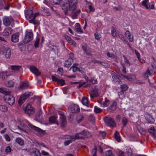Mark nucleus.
Masks as SVG:
<instances>
[{
  "mask_svg": "<svg viewBox=\"0 0 156 156\" xmlns=\"http://www.w3.org/2000/svg\"><path fill=\"white\" fill-rule=\"evenodd\" d=\"M69 0H49L48 1L46 0H44L43 2L46 5L50 7L52 10H54L53 7H51V5H59L61 4L62 9L64 10L65 14L67 15L68 14V3Z\"/></svg>",
  "mask_w": 156,
  "mask_h": 156,
  "instance_id": "f257e3e1",
  "label": "nucleus"
},
{
  "mask_svg": "<svg viewBox=\"0 0 156 156\" xmlns=\"http://www.w3.org/2000/svg\"><path fill=\"white\" fill-rule=\"evenodd\" d=\"M39 13H35L34 14H33L32 10L30 9L28 11L27 13H26L25 16L27 19H30L29 20V22L30 23L35 25L38 24L39 21L35 20V18L39 16Z\"/></svg>",
  "mask_w": 156,
  "mask_h": 156,
  "instance_id": "f03ea898",
  "label": "nucleus"
},
{
  "mask_svg": "<svg viewBox=\"0 0 156 156\" xmlns=\"http://www.w3.org/2000/svg\"><path fill=\"white\" fill-rule=\"evenodd\" d=\"M4 99L5 102L10 106L13 105L14 103L15 98L10 93L5 95Z\"/></svg>",
  "mask_w": 156,
  "mask_h": 156,
  "instance_id": "7ed1b4c3",
  "label": "nucleus"
},
{
  "mask_svg": "<svg viewBox=\"0 0 156 156\" xmlns=\"http://www.w3.org/2000/svg\"><path fill=\"white\" fill-rule=\"evenodd\" d=\"M27 122L28 126L31 128L35 130L36 132H37V133H36V134L40 136H41L44 135L45 132L44 131L37 127L31 124L28 122Z\"/></svg>",
  "mask_w": 156,
  "mask_h": 156,
  "instance_id": "20e7f679",
  "label": "nucleus"
},
{
  "mask_svg": "<svg viewBox=\"0 0 156 156\" xmlns=\"http://www.w3.org/2000/svg\"><path fill=\"white\" fill-rule=\"evenodd\" d=\"M25 113L30 115L34 114V109L30 104H28L24 109Z\"/></svg>",
  "mask_w": 156,
  "mask_h": 156,
  "instance_id": "39448f33",
  "label": "nucleus"
},
{
  "mask_svg": "<svg viewBox=\"0 0 156 156\" xmlns=\"http://www.w3.org/2000/svg\"><path fill=\"white\" fill-rule=\"evenodd\" d=\"M3 23L6 26H9L13 22V19L11 17L5 16L3 19Z\"/></svg>",
  "mask_w": 156,
  "mask_h": 156,
  "instance_id": "423d86ee",
  "label": "nucleus"
},
{
  "mask_svg": "<svg viewBox=\"0 0 156 156\" xmlns=\"http://www.w3.org/2000/svg\"><path fill=\"white\" fill-rule=\"evenodd\" d=\"M30 94L29 92H26L20 96L18 101V103L20 105H21L29 97Z\"/></svg>",
  "mask_w": 156,
  "mask_h": 156,
  "instance_id": "0eeeda50",
  "label": "nucleus"
},
{
  "mask_svg": "<svg viewBox=\"0 0 156 156\" xmlns=\"http://www.w3.org/2000/svg\"><path fill=\"white\" fill-rule=\"evenodd\" d=\"M33 34L32 32H30L27 33L23 40L24 43L27 44L33 39Z\"/></svg>",
  "mask_w": 156,
  "mask_h": 156,
  "instance_id": "6e6552de",
  "label": "nucleus"
},
{
  "mask_svg": "<svg viewBox=\"0 0 156 156\" xmlns=\"http://www.w3.org/2000/svg\"><path fill=\"white\" fill-rule=\"evenodd\" d=\"M80 109L79 106L75 104L71 105L69 108V111L72 113L77 112H79Z\"/></svg>",
  "mask_w": 156,
  "mask_h": 156,
  "instance_id": "1a4fd4ad",
  "label": "nucleus"
},
{
  "mask_svg": "<svg viewBox=\"0 0 156 156\" xmlns=\"http://www.w3.org/2000/svg\"><path fill=\"white\" fill-rule=\"evenodd\" d=\"M2 54L7 58H9L11 56V51L10 49L6 48H4L2 51Z\"/></svg>",
  "mask_w": 156,
  "mask_h": 156,
  "instance_id": "9d476101",
  "label": "nucleus"
},
{
  "mask_svg": "<svg viewBox=\"0 0 156 156\" xmlns=\"http://www.w3.org/2000/svg\"><path fill=\"white\" fill-rule=\"evenodd\" d=\"M30 69L32 73L36 76H39L41 73L39 70L34 66H30Z\"/></svg>",
  "mask_w": 156,
  "mask_h": 156,
  "instance_id": "9b49d317",
  "label": "nucleus"
},
{
  "mask_svg": "<svg viewBox=\"0 0 156 156\" xmlns=\"http://www.w3.org/2000/svg\"><path fill=\"white\" fill-rule=\"evenodd\" d=\"M98 88H95L93 89L90 93V97L93 98L94 97H97L98 95Z\"/></svg>",
  "mask_w": 156,
  "mask_h": 156,
  "instance_id": "f8f14e48",
  "label": "nucleus"
},
{
  "mask_svg": "<svg viewBox=\"0 0 156 156\" xmlns=\"http://www.w3.org/2000/svg\"><path fill=\"white\" fill-rule=\"evenodd\" d=\"M69 9H73L76 7V5L78 2V0H69Z\"/></svg>",
  "mask_w": 156,
  "mask_h": 156,
  "instance_id": "ddd939ff",
  "label": "nucleus"
},
{
  "mask_svg": "<svg viewBox=\"0 0 156 156\" xmlns=\"http://www.w3.org/2000/svg\"><path fill=\"white\" fill-rule=\"evenodd\" d=\"M111 73L112 75V78L113 79V81L116 83L119 84H121V81L116 74L113 71L111 72Z\"/></svg>",
  "mask_w": 156,
  "mask_h": 156,
  "instance_id": "4468645a",
  "label": "nucleus"
},
{
  "mask_svg": "<svg viewBox=\"0 0 156 156\" xmlns=\"http://www.w3.org/2000/svg\"><path fill=\"white\" fill-rule=\"evenodd\" d=\"M12 29L10 27H8L4 30L2 32L3 36L8 37L11 33Z\"/></svg>",
  "mask_w": 156,
  "mask_h": 156,
  "instance_id": "2eb2a0df",
  "label": "nucleus"
},
{
  "mask_svg": "<svg viewBox=\"0 0 156 156\" xmlns=\"http://www.w3.org/2000/svg\"><path fill=\"white\" fill-rule=\"evenodd\" d=\"M29 86V83L28 81H26L21 83L19 87V89L20 90H23L27 88Z\"/></svg>",
  "mask_w": 156,
  "mask_h": 156,
  "instance_id": "dca6fc26",
  "label": "nucleus"
},
{
  "mask_svg": "<svg viewBox=\"0 0 156 156\" xmlns=\"http://www.w3.org/2000/svg\"><path fill=\"white\" fill-rule=\"evenodd\" d=\"M10 75V73L7 71L0 72V77L3 80L5 79Z\"/></svg>",
  "mask_w": 156,
  "mask_h": 156,
  "instance_id": "f3484780",
  "label": "nucleus"
},
{
  "mask_svg": "<svg viewBox=\"0 0 156 156\" xmlns=\"http://www.w3.org/2000/svg\"><path fill=\"white\" fill-rule=\"evenodd\" d=\"M117 103L115 101H113L110 104L109 108L108 110L110 112H112L116 109Z\"/></svg>",
  "mask_w": 156,
  "mask_h": 156,
  "instance_id": "a211bd4d",
  "label": "nucleus"
},
{
  "mask_svg": "<svg viewBox=\"0 0 156 156\" xmlns=\"http://www.w3.org/2000/svg\"><path fill=\"white\" fill-rule=\"evenodd\" d=\"M108 126L111 127H115L116 126L115 123L111 117H108Z\"/></svg>",
  "mask_w": 156,
  "mask_h": 156,
  "instance_id": "6ab92c4d",
  "label": "nucleus"
},
{
  "mask_svg": "<svg viewBox=\"0 0 156 156\" xmlns=\"http://www.w3.org/2000/svg\"><path fill=\"white\" fill-rule=\"evenodd\" d=\"M19 33H16L12 34L11 37V41L14 42H16L18 41V37L19 36Z\"/></svg>",
  "mask_w": 156,
  "mask_h": 156,
  "instance_id": "aec40b11",
  "label": "nucleus"
},
{
  "mask_svg": "<svg viewBox=\"0 0 156 156\" xmlns=\"http://www.w3.org/2000/svg\"><path fill=\"white\" fill-rule=\"evenodd\" d=\"M60 122L62 126L63 127L66 125V118L64 115H61L60 117Z\"/></svg>",
  "mask_w": 156,
  "mask_h": 156,
  "instance_id": "412c9836",
  "label": "nucleus"
},
{
  "mask_svg": "<svg viewBox=\"0 0 156 156\" xmlns=\"http://www.w3.org/2000/svg\"><path fill=\"white\" fill-rule=\"evenodd\" d=\"M73 60L72 58H68L64 63V66L68 68L73 63Z\"/></svg>",
  "mask_w": 156,
  "mask_h": 156,
  "instance_id": "4be33fe9",
  "label": "nucleus"
},
{
  "mask_svg": "<svg viewBox=\"0 0 156 156\" xmlns=\"http://www.w3.org/2000/svg\"><path fill=\"white\" fill-rule=\"evenodd\" d=\"M76 7L73 9H69V11L72 10V15L74 16H76L77 15V14L80 13V9H78L77 10H76Z\"/></svg>",
  "mask_w": 156,
  "mask_h": 156,
  "instance_id": "5701e85b",
  "label": "nucleus"
},
{
  "mask_svg": "<svg viewBox=\"0 0 156 156\" xmlns=\"http://www.w3.org/2000/svg\"><path fill=\"white\" fill-rule=\"evenodd\" d=\"M125 35L128 38L130 42H132L133 41V37L131 35V33L129 31H126L125 32Z\"/></svg>",
  "mask_w": 156,
  "mask_h": 156,
  "instance_id": "b1692460",
  "label": "nucleus"
},
{
  "mask_svg": "<svg viewBox=\"0 0 156 156\" xmlns=\"http://www.w3.org/2000/svg\"><path fill=\"white\" fill-rule=\"evenodd\" d=\"M12 72H16V71H20L22 68L20 66H11Z\"/></svg>",
  "mask_w": 156,
  "mask_h": 156,
  "instance_id": "393cba45",
  "label": "nucleus"
},
{
  "mask_svg": "<svg viewBox=\"0 0 156 156\" xmlns=\"http://www.w3.org/2000/svg\"><path fill=\"white\" fill-rule=\"evenodd\" d=\"M124 77L130 81H133L135 80L136 76L134 75H130L128 76H124Z\"/></svg>",
  "mask_w": 156,
  "mask_h": 156,
  "instance_id": "a878e982",
  "label": "nucleus"
},
{
  "mask_svg": "<svg viewBox=\"0 0 156 156\" xmlns=\"http://www.w3.org/2000/svg\"><path fill=\"white\" fill-rule=\"evenodd\" d=\"M75 30L78 33H83V31L81 30L80 25L78 23H76L75 25Z\"/></svg>",
  "mask_w": 156,
  "mask_h": 156,
  "instance_id": "bb28decb",
  "label": "nucleus"
},
{
  "mask_svg": "<svg viewBox=\"0 0 156 156\" xmlns=\"http://www.w3.org/2000/svg\"><path fill=\"white\" fill-rule=\"evenodd\" d=\"M82 135L87 138H89L91 136V134L87 131L83 130L81 132Z\"/></svg>",
  "mask_w": 156,
  "mask_h": 156,
  "instance_id": "cd10ccee",
  "label": "nucleus"
},
{
  "mask_svg": "<svg viewBox=\"0 0 156 156\" xmlns=\"http://www.w3.org/2000/svg\"><path fill=\"white\" fill-rule=\"evenodd\" d=\"M49 122L51 123H58L57 118L55 116H52L49 118Z\"/></svg>",
  "mask_w": 156,
  "mask_h": 156,
  "instance_id": "c85d7f7f",
  "label": "nucleus"
},
{
  "mask_svg": "<svg viewBox=\"0 0 156 156\" xmlns=\"http://www.w3.org/2000/svg\"><path fill=\"white\" fill-rule=\"evenodd\" d=\"M115 138L116 140L118 142H120L121 141V138L120 137L119 133L117 131H116L114 134Z\"/></svg>",
  "mask_w": 156,
  "mask_h": 156,
  "instance_id": "c756f323",
  "label": "nucleus"
},
{
  "mask_svg": "<svg viewBox=\"0 0 156 156\" xmlns=\"http://www.w3.org/2000/svg\"><path fill=\"white\" fill-rule=\"evenodd\" d=\"M155 72L153 70L151 69H148L145 74V76H146L147 74H148L149 76H151Z\"/></svg>",
  "mask_w": 156,
  "mask_h": 156,
  "instance_id": "7c9ffc66",
  "label": "nucleus"
},
{
  "mask_svg": "<svg viewBox=\"0 0 156 156\" xmlns=\"http://www.w3.org/2000/svg\"><path fill=\"white\" fill-rule=\"evenodd\" d=\"M16 141L18 144L21 146H22L24 144L23 140L21 138H16Z\"/></svg>",
  "mask_w": 156,
  "mask_h": 156,
  "instance_id": "2f4dec72",
  "label": "nucleus"
},
{
  "mask_svg": "<svg viewBox=\"0 0 156 156\" xmlns=\"http://www.w3.org/2000/svg\"><path fill=\"white\" fill-rule=\"evenodd\" d=\"M32 152L36 156H41V155L40 151L35 148L33 149Z\"/></svg>",
  "mask_w": 156,
  "mask_h": 156,
  "instance_id": "473e14b6",
  "label": "nucleus"
},
{
  "mask_svg": "<svg viewBox=\"0 0 156 156\" xmlns=\"http://www.w3.org/2000/svg\"><path fill=\"white\" fill-rule=\"evenodd\" d=\"M82 102L83 104L87 106L88 105V98L86 97L83 98Z\"/></svg>",
  "mask_w": 156,
  "mask_h": 156,
  "instance_id": "72a5a7b5",
  "label": "nucleus"
},
{
  "mask_svg": "<svg viewBox=\"0 0 156 156\" xmlns=\"http://www.w3.org/2000/svg\"><path fill=\"white\" fill-rule=\"evenodd\" d=\"M0 92L2 93L5 94V95H8L10 93L9 91L6 90L5 89L0 88Z\"/></svg>",
  "mask_w": 156,
  "mask_h": 156,
  "instance_id": "f704fd0d",
  "label": "nucleus"
},
{
  "mask_svg": "<svg viewBox=\"0 0 156 156\" xmlns=\"http://www.w3.org/2000/svg\"><path fill=\"white\" fill-rule=\"evenodd\" d=\"M111 33L112 36L114 37H116L117 36V34L116 30L114 27H112Z\"/></svg>",
  "mask_w": 156,
  "mask_h": 156,
  "instance_id": "c9c22d12",
  "label": "nucleus"
},
{
  "mask_svg": "<svg viewBox=\"0 0 156 156\" xmlns=\"http://www.w3.org/2000/svg\"><path fill=\"white\" fill-rule=\"evenodd\" d=\"M76 139H83L84 137L83 135H82L81 132L79 133H77L75 135Z\"/></svg>",
  "mask_w": 156,
  "mask_h": 156,
  "instance_id": "e433bc0d",
  "label": "nucleus"
},
{
  "mask_svg": "<svg viewBox=\"0 0 156 156\" xmlns=\"http://www.w3.org/2000/svg\"><path fill=\"white\" fill-rule=\"evenodd\" d=\"M118 36L119 38L124 42L126 41L127 40L126 38L124 37V36L121 34H118Z\"/></svg>",
  "mask_w": 156,
  "mask_h": 156,
  "instance_id": "4c0bfd02",
  "label": "nucleus"
},
{
  "mask_svg": "<svg viewBox=\"0 0 156 156\" xmlns=\"http://www.w3.org/2000/svg\"><path fill=\"white\" fill-rule=\"evenodd\" d=\"M78 65V64L75 63L72 66L71 68H73V72H75L76 71H78L79 69V68L77 67Z\"/></svg>",
  "mask_w": 156,
  "mask_h": 156,
  "instance_id": "58836bf2",
  "label": "nucleus"
},
{
  "mask_svg": "<svg viewBox=\"0 0 156 156\" xmlns=\"http://www.w3.org/2000/svg\"><path fill=\"white\" fill-rule=\"evenodd\" d=\"M40 38L37 37L36 38V41L34 44V45L36 48H37L39 46V43L40 42Z\"/></svg>",
  "mask_w": 156,
  "mask_h": 156,
  "instance_id": "ea45409f",
  "label": "nucleus"
},
{
  "mask_svg": "<svg viewBox=\"0 0 156 156\" xmlns=\"http://www.w3.org/2000/svg\"><path fill=\"white\" fill-rule=\"evenodd\" d=\"M122 91L123 92L127 90L128 87L126 84L121 85L120 86Z\"/></svg>",
  "mask_w": 156,
  "mask_h": 156,
  "instance_id": "a19ab883",
  "label": "nucleus"
},
{
  "mask_svg": "<svg viewBox=\"0 0 156 156\" xmlns=\"http://www.w3.org/2000/svg\"><path fill=\"white\" fill-rule=\"evenodd\" d=\"M5 85L8 87H12L14 85V82L12 80L9 81L7 83H5Z\"/></svg>",
  "mask_w": 156,
  "mask_h": 156,
  "instance_id": "79ce46f5",
  "label": "nucleus"
},
{
  "mask_svg": "<svg viewBox=\"0 0 156 156\" xmlns=\"http://www.w3.org/2000/svg\"><path fill=\"white\" fill-rule=\"evenodd\" d=\"M102 110L100 108L95 106L94 108V111L96 113H98L101 112L102 111Z\"/></svg>",
  "mask_w": 156,
  "mask_h": 156,
  "instance_id": "37998d69",
  "label": "nucleus"
},
{
  "mask_svg": "<svg viewBox=\"0 0 156 156\" xmlns=\"http://www.w3.org/2000/svg\"><path fill=\"white\" fill-rule=\"evenodd\" d=\"M8 109L7 107L4 105H0V111L5 112Z\"/></svg>",
  "mask_w": 156,
  "mask_h": 156,
  "instance_id": "c03bdc74",
  "label": "nucleus"
},
{
  "mask_svg": "<svg viewBox=\"0 0 156 156\" xmlns=\"http://www.w3.org/2000/svg\"><path fill=\"white\" fill-rule=\"evenodd\" d=\"M123 57L124 59V61L125 64L126 66H129L130 65V63L129 62V61L125 55H123Z\"/></svg>",
  "mask_w": 156,
  "mask_h": 156,
  "instance_id": "a18cd8bd",
  "label": "nucleus"
},
{
  "mask_svg": "<svg viewBox=\"0 0 156 156\" xmlns=\"http://www.w3.org/2000/svg\"><path fill=\"white\" fill-rule=\"evenodd\" d=\"M126 152L127 154V156H131L132 154V149L130 148H128L126 149Z\"/></svg>",
  "mask_w": 156,
  "mask_h": 156,
  "instance_id": "49530a36",
  "label": "nucleus"
},
{
  "mask_svg": "<svg viewBox=\"0 0 156 156\" xmlns=\"http://www.w3.org/2000/svg\"><path fill=\"white\" fill-rule=\"evenodd\" d=\"M122 122L123 125V127H125L128 122L127 119L126 118L123 117L122 119Z\"/></svg>",
  "mask_w": 156,
  "mask_h": 156,
  "instance_id": "de8ad7c7",
  "label": "nucleus"
},
{
  "mask_svg": "<svg viewBox=\"0 0 156 156\" xmlns=\"http://www.w3.org/2000/svg\"><path fill=\"white\" fill-rule=\"evenodd\" d=\"M97 148L96 147H95L94 148L92 149L91 151V153L92 155V156H97Z\"/></svg>",
  "mask_w": 156,
  "mask_h": 156,
  "instance_id": "09e8293b",
  "label": "nucleus"
},
{
  "mask_svg": "<svg viewBox=\"0 0 156 156\" xmlns=\"http://www.w3.org/2000/svg\"><path fill=\"white\" fill-rule=\"evenodd\" d=\"M50 48L52 50L55 51H58L59 49V47L57 46L52 45L50 47Z\"/></svg>",
  "mask_w": 156,
  "mask_h": 156,
  "instance_id": "8fccbe9b",
  "label": "nucleus"
},
{
  "mask_svg": "<svg viewBox=\"0 0 156 156\" xmlns=\"http://www.w3.org/2000/svg\"><path fill=\"white\" fill-rule=\"evenodd\" d=\"M148 0H144L142 2V4L147 9H149V7L147 4V3L148 2Z\"/></svg>",
  "mask_w": 156,
  "mask_h": 156,
  "instance_id": "3c124183",
  "label": "nucleus"
},
{
  "mask_svg": "<svg viewBox=\"0 0 156 156\" xmlns=\"http://www.w3.org/2000/svg\"><path fill=\"white\" fill-rule=\"evenodd\" d=\"M82 48H83V49L84 51V54H86L87 55H90L91 53L90 52L89 53H87V47L86 46H82Z\"/></svg>",
  "mask_w": 156,
  "mask_h": 156,
  "instance_id": "603ef678",
  "label": "nucleus"
},
{
  "mask_svg": "<svg viewBox=\"0 0 156 156\" xmlns=\"http://www.w3.org/2000/svg\"><path fill=\"white\" fill-rule=\"evenodd\" d=\"M90 82L93 84H96L97 83V80L95 77H92L91 78Z\"/></svg>",
  "mask_w": 156,
  "mask_h": 156,
  "instance_id": "864d4df0",
  "label": "nucleus"
},
{
  "mask_svg": "<svg viewBox=\"0 0 156 156\" xmlns=\"http://www.w3.org/2000/svg\"><path fill=\"white\" fill-rule=\"evenodd\" d=\"M94 35L95 38L97 40H99L101 37V35L98 33H95Z\"/></svg>",
  "mask_w": 156,
  "mask_h": 156,
  "instance_id": "5fc2aeb1",
  "label": "nucleus"
},
{
  "mask_svg": "<svg viewBox=\"0 0 156 156\" xmlns=\"http://www.w3.org/2000/svg\"><path fill=\"white\" fill-rule=\"evenodd\" d=\"M57 83L59 84H60L61 86L64 85L65 83L64 80L62 79H59Z\"/></svg>",
  "mask_w": 156,
  "mask_h": 156,
  "instance_id": "6e6d98bb",
  "label": "nucleus"
},
{
  "mask_svg": "<svg viewBox=\"0 0 156 156\" xmlns=\"http://www.w3.org/2000/svg\"><path fill=\"white\" fill-rule=\"evenodd\" d=\"M83 117L82 115H80L77 118V120L78 123H80L83 119Z\"/></svg>",
  "mask_w": 156,
  "mask_h": 156,
  "instance_id": "4d7b16f0",
  "label": "nucleus"
},
{
  "mask_svg": "<svg viewBox=\"0 0 156 156\" xmlns=\"http://www.w3.org/2000/svg\"><path fill=\"white\" fill-rule=\"evenodd\" d=\"M106 133L105 132H100L99 136L102 137V138H104L106 135Z\"/></svg>",
  "mask_w": 156,
  "mask_h": 156,
  "instance_id": "13d9d810",
  "label": "nucleus"
},
{
  "mask_svg": "<svg viewBox=\"0 0 156 156\" xmlns=\"http://www.w3.org/2000/svg\"><path fill=\"white\" fill-rule=\"evenodd\" d=\"M17 120L19 122L21 126L23 127L24 128H26V127H28L27 126L24 124L22 122L20 121V119H18Z\"/></svg>",
  "mask_w": 156,
  "mask_h": 156,
  "instance_id": "bf43d9fd",
  "label": "nucleus"
},
{
  "mask_svg": "<svg viewBox=\"0 0 156 156\" xmlns=\"http://www.w3.org/2000/svg\"><path fill=\"white\" fill-rule=\"evenodd\" d=\"M89 9L90 12H94L95 10L94 7L91 5H90L89 6Z\"/></svg>",
  "mask_w": 156,
  "mask_h": 156,
  "instance_id": "052dcab7",
  "label": "nucleus"
},
{
  "mask_svg": "<svg viewBox=\"0 0 156 156\" xmlns=\"http://www.w3.org/2000/svg\"><path fill=\"white\" fill-rule=\"evenodd\" d=\"M72 141L71 140H68L65 141L64 142V144L65 146L69 145L72 142Z\"/></svg>",
  "mask_w": 156,
  "mask_h": 156,
  "instance_id": "680f3d73",
  "label": "nucleus"
},
{
  "mask_svg": "<svg viewBox=\"0 0 156 156\" xmlns=\"http://www.w3.org/2000/svg\"><path fill=\"white\" fill-rule=\"evenodd\" d=\"M101 106L106 107L107 106V101L105 99V101L101 103Z\"/></svg>",
  "mask_w": 156,
  "mask_h": 156,
  "instance_id": "e2e57ef3",
  "label": "nucleus"
},
{
  "mask_svg": "<svg viewBox=\"0 0 156 156\" xmlns=\"http://www.w3.org/2000/svg\"><path fill=\"white\" fill-rule=\"evenodd\" d=\"M154 2H152L150 3L149 4V8H150L151 9H153L154 8Z\"/></svg>",
  "mask_w": 156,
  "mask_h": 156,
  "instance_id": "0e129e2a",
  "label": "nucleus"
},
{
  "mask_svg": "<svg viewBox=\"0 0 156 156\" xmlns=\"http://www.w3.org/2000/svg\"><path fill=\"white\" fill-rule=\"evenodd\" d=\"M4 137L6 140L7 141L9 142L10 140V138L9 136L7 134H5L4 135Z\"/></svg>",
  "mask_w": 156,
  "mask_h": 156,
  "instance_id": "69168bd1",
  "label": "nucleus"
},
{
  "mask_svg": "<svg viewBox=\"0 0 156 156\" xmlns=\"http://www.w3.org/2000/svg\"><path fill=\"white\" fill-rule=\"evenodd\" d=\"M58 74L62 76L63 73V70L62 68H59L58 69Z\"/></svg>",
  "mask_w": 156,
  "mask_h": 156,
  "instance_id": "338daca9",
  "label": "nucleus"
},
{
  "mask_svg": "<svg viewBox=\"0 0 156 156\" xmlns=\"http://www.w3.org/2000/svg\"><path fill=\"white\" fill-rule=\"evenodd\" d=\"M108 156H115L111 150H108Z\"/></svg>",
  "mask_w": 156,
  "mask_h": 156,
  "instance_id": "774afa93",
  "label": "nucleus"
}]
</instances>
